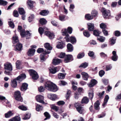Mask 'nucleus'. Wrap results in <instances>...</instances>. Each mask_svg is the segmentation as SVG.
Listing matches in <instances>:
<instances>
[{
	"label": "nucleus",
	"instance_id": "nucleus-32",
	"mask_svg": "<svg viewBox=\"0 0 121 121\" xmlns=\"http://www.w3.org/2000/svg\"><path fill=\"white\" fill-rule=\"evenodd\" d=\"M13 115V113L12 112L10 111H8L7 113L5 114V117L6 118H8L10 117Z\"/></svg>",
	"mask_w": 121,
	"mask_h": 121
},
{
	"label": "nucleus",
	"instance_id": "nucleus-19",
	"mask_svg": "<svg viewBox=\"0 0 121 121\" xmlns=\"http://www.w3.org/2000/svg\"><path fill=\"white\" fill-rule=\"evenodd\" d=\"M97 81L95 79H92L91 80V82L88 85V86L90 87H92L97 84Z\"/></svg>",
	"mask_w": 121,
	"mask_h": 121
},
{
	"label": "nucleus",
	"instance_id": "nucleus-59",
	"mask_svg": "<svg viewBox=\"0 0 121 121\" xmlns=\"http://www.w3.org/2000/svg\"><path fill=\"white\" fill-rule=\"evenodd\" d=\"M100 27L103 29H105L106 27V25L105 24L102 23L100 25Z\"/></svg>",
	"mask_w": 121,
	"mask_h": 121
},
{
	"label": "nucleus",
	"instance_id": "nucleus-3",
	"mask_svg": "<svg viewBox=\"0 0 121 121\" xmlns=\"http://www.w3.org/2000/svg\"><path fill=\"white\" fill-rule=\"evenodd\" d=\"M28 71L30 75L32 76L33 79L36 80L38 78V75L35 71L33 69H30Z\"/></svg>",
	"mask_w": 121,
	"mask_h": 121
},
{
	"label": "nucleus",
	"instance_id": "nucleus-58",
	"mask_svg": "<svg viewBox=\"0 0 121 121\" xmlns=\"http://www.w3.org/2000/svg\"><path fill=\"white\" fill-rule=\"evenodd\" d=\"M9 25V26L12 28H14V25L13 22L12 21H10L8 22Z\"/></svg>",
	"mask_w": 121,
	"mask_h": 121
},
{
	"label": "nucleus",
	"instance_id": "nucleus-33",
	"mask_svg": "<svg viewBox=\"0 0 121 121\" xmlns=\"http://www.w3.org/2000/svg\"><path fill=\"white\" fill-rule=\"evenodd\" d=\"M20 118L18 116H16L12 118L9 119V121H20Z\"/></svg>",
	"mask_w": 121,
	"mask_h": 121
},
{
	"label": "nucleus",
	"instance_id": "nucleus-4",
	"mask_svg": "<svg viewBox=\"0 0 121 121\" xmlns=\"http://www.w3.org/2000/svg\"><path fill=\"white\" fill-rule=\"evenodd\" d=\"M81 103H77L75 104L74 106L76 108L77 111L80 114H82L84 111L83 107H82L81 105Z\"/></svg>",
	"mask_w": 121,
	"mask_h": 121
},
{
	"label": "nucleus",
	"instance_id": "nucleus-56",
	"mask_svg": "<svg viewBox=\"0 0 121 121\" xmlns=\"http://www.w3.org/2000/svg\"><path fill=\"white\" fill-rule=\"evenodd\" d=\"M59 84L60 85H65L67 84V83L63 80H60L58 82Z\"/></svg>",
	"mask_w": 121,
	"mask_h": 121
},
{
	"label": "nucleus",
	"instance_id": "nucleus-15",
	"mask_svg": "<svg viewBox=\"0 0 121 121\" xmlns=\"http://www.w3.org/2000/svg\"><path fill=\"white\" fill-rule=\"evenodd\" d=\"M35 52V49L32 48L30 49L28 51V55L29 56H33Z\"/></svg>",
	"mask_w": 121,
	"mask_h": 121
},
{
	"label": "nucleus",
	"instance_id": "nucleus-39",
	"mask_svg": "<svg viewBox=\"0 0 121 121\" xmlns=\"http://www.w3.org/2000/svg\"><path fill=\"white\" fill-rule=\"evenodd\" d=\"M88 65V63L87 62H84L79 67V68H85Z\"/></svg>",
	"mask_w": 121,
	"mask_h": 121
},
{
	"label": "nucleus",
	"instance_id": "nucleus-23",
	"mask_svg": "<svg viewBox=\"0 0 121 121\" xmlns=\"http://www.w3.org/2000/svg\"><path fill=\"white\" fill-rule=\"evenodd\" d=\"M22 48V44L18 43H17L16 46V48L15 49V51H20L21 50Z\"/></svg>",
	"mask_w": 121,
	"mask_h": 121
},
{
	"label": "nucleus",
	"instance_id": "nucleus-11",
	"mask_svg": "<svg viewBox=\"0 0 121 121\" xmlns=\"http://www.w3.org/2000/svg\"><path fill=\"white\" fill-rule=\"evenodd\" d=\"M45 34L51 39H53L55 37V35L53 33L47 31H45Z\"/></svg>",
	"mask_w": 121,
	"mask_h": 121
},
{
	"label": "nucleus",
	"instance_id": "nucleus-13",
	"mask_svg": "<svg viewBox=\"0 0 121 121\" xmlns=\"http://www.w3.org/2000/svg\"><path fill=\"white\" fill-rule=\"evenodd\" d=\"M26 76L25 74L24 73L22 74L16 78L17 81H18L19 83H20L23 79L26 78Z\"/></svg>",
	"mask_w": 121,
	"mask_h": 121
},
{
	"label": "nucleus",
	"instance_id": "nucleus-9",
	"mask_svg": "<svg viewBox=\"0 0 121 121\" xmlns=\"http://www.w3.org/2000/svg\"><path fill=\"white\" fill-rule=\"evenodd\" d=\"M36 98L37 101L43 104H44V102L43 101L44 97L43 96L41 95H38L36 96Z\"/></svg>",
	"mask_w": 121,
	"mask_h": 121
},
{
	"label": "nucleus",
	"instance_id": "nucleus-37",
	"mask_svg": "<svg viewBox=\"0 0 121 121\" xmlns=\"http://www.w3.org/2000/svg\"><path fill=\"white\" fill-rule=\"evenodd\" d=\"M97 39L100 42H103L105 41V38L103 36H99L97 37Z\"/></svg>",
	"mask_w": 121,
	"mask_h": 121
},
{
	"label": "nucleus",
	"instance_id": "nucleus-40",
	"mask_svg": "<svg viewBox=\"0 0 121 121\" xmlns=\"http://www.w3.org/2000/svg\"><path fill=\"white\" fill-rule=\"evenodd\" d=\"M18 11L20 14V15H23L25 14V12L23 8H19Z\"/></svg>",
	"mask_w": 121,
	"mask_h": 121
},
{
	"label": "nucleus",
	"instance_id": "nucleus-62",
	"mask_svg": "<svg viewBox=\"0 0 121 121\" xmlns=\"http://www.w3.org/2000/svg\"><path fill=\"white\" fill-rule=\"evenodd\" d=\"M65 103V102L63 101H60L57 102V104L59 106L63 105Z\"/></svg>",
	"mask_w": 121,
	"mask_h": 121
},
{
	"label": "nucleus",
	"instance_id": "nucleus-22",
	"mask_svg": "<svg viewBox=\"0 0 121 121\" xmlns=\"http://www.w3.org/2000/svg\"><path fill=\"white\" fill-rule=\"evenodd\" d=\"M61 60L58 59H54L53 60L52 63L53 64L56 65L60 63L61 62Z\"/></svg>",
	"mask_w": 121,
	"mask_h": 121
},
{
	"label": "nucleus",
	"instance_id": "nucleus-10",
	"mask_svg": "<svg viewBox=\"0 0 121 121\" xmlns=\"http://www.w3.org/2000/svg\"><path fill=\"white\" fill-rule=\"evenodd\" d=\"M4 69H5L9 71H12V66L11 63H7L4 64Z\"/></svg>",
	"mask_w": 121,
	"mask_h": 121
},
{
	"label": "nucleus",
	"instance_id": "nucleus-64",
	"mask_svg": "<svg viewBox=\"0 0 121 121\" xmlns=\"http://www.w3.org/2000/svg\"><path fill=\"white\" fill-rule=\"evenodd\" d=\"M21 64V62L19 60H17L16 63V67L18 69H20L19 66Z\"/></svg>",
	"mask_w": 121,
	"mask_h": 121
},
{
	"label": "nucleus",
	"instance_id": "nucleus-42",
	"mask_svg": "<svg viewBox=\"0 0 121 121\" xmlns=\"http://www.w3.org/2000/svg\"><path fill=\"white\" fill-rule=\"evenodd\" d=\"M85 17L86 20H90L93 18V16L89 14H87L85 16Z\"/></svg>",
	"mask_w": 121,
	"mask_h": 121
},
{
	"label": "nucleus",
	"instance_id": "nucleus-17",
	"mask_svg": "<svg viewBox=\"0 0 121 121\" xmlns=\"http://www.w3.org/2000/svg\"><path fill=\"white\" fill-rule=\"evenodd\" d=\"M28 86L27 83H23L21 88V90L22 91H25L27 89Z\"/></svg>",
	"mask_w": 121,
	"mask_h": 121
},
{
	"label": "nucleus",
	"instance_id": "nucleus-27",
	"mask_svg": "<svg viewBox=\"0 0 121 121\" xmlns=\"http://www.w3.org/2000/svg\"><path fill=\"white\" fill-rule=\"evenodd\" d=\"M94 93L93 92V91L92 89L90 90L88 93V95L89 99L91 100H92L93 96Z\"/></svg>",
	"mask_w": 121,
	"mask_h": 121
},
{
	"label": "nucleus",
	"instance_id": "nucleus-6",
	"mask_svg": "<svg viewBox=\"0 0 121 121\" xmlns=\"http://www.w3.org/2000/svg\"><path fill=\"white\" fill-rule=\"evenodd\" d=\"M14 95L15 99L17 101L22 102L23 99L21 96V93L20 91H17L14 93Z\"/></svg>",
	"mask_w": 121,
	"mask_h": 121
},
{
	"label": "nucleus",
	"instance_id": "nucleus-43",
	"mask_svg": "<svg viewBox=\"0 0 121 121\" xmlns=\"http://www.w3.org/2000/svg\"><path fill=\"white\" fill-rule=\"evenodd\" d=\"M31 114L29 113L26 114L24 116V117L23 119L24 120H27L29 119L30 117Z\"/></svg>",
	"mask_w": 121,
	"mask_h": 121
},
{
	"label": "nucleus",
	"instance_id": "nucleus-5",
	"mask_svg": "<svg viewBox=\"0 0 121 121\" xmlns=\"http://www.w3.org/2000/svg\"><path fill=\"white\" fill-rule=\"evenodd\" d=\"M61 32L63 35L66 36L65 38L66 39V41L67 42H70V37L67 33V29H63L62 30Z\"/></svg>",
	"mask_w": 121,
	"mask_h": 121
},
{
	"label": "nucleus",
	"instance_id": "nucleus-63",
	"mask_svg": "<svg viewBox=\"0 0 121 121\" xmlns=\"http://www.w3.org/2000/svg\"><path fill=\"white\" fill-rule=\"evenodd\" d=\"M34 18V15L33 14H31L30 16L28 18V21L30 22H31L33 19Z\"/></svg>",
	"mask_w": 121,
	"mask_h": 121
},
{
	"label": "nucleus",
	"instance_id": "nucleus-14",
	"mask_svg": "<svg viewBox=\"0 0 121 121\" xmlns=\"http://www.w3.org/2000/svg\"><path fill=\"white\" fill-rule=\"evenodd\" d=\"M51 52L50 51H45L44 53L41 54L40 56V57L41 60V61H44L45 59L44 58L45 54H49Z\"/></svg>",
	"mask_w": 121,
	"mask_h": 121
},
{
	"label": "nucleus",
	"instance_id": "nucleus-55",
	"mask_svg": "<svg viewBox=\"0 0 121 121\" xmlns=\"http://www.w3.org/2000/svg\"><path fill=\"white\" fill-rule=\"evenodd\" d=\"M8 2L6 1L3 0H0V5L4 6L6 5H7Z\"/></svg>",
	"mask_w": 121,
	"mask_h": 121
},
{
	"label": "nucleus",
	"instance_id": "nucleus-50",
	"mask_svg": "<svg viewBox=\"0 0 121 121\" xmlns=\"http://www.w3.org/2000/svg\"><path fill=\"white\" fill-rule=\"evenodd\" d=\"M84 35L87 37H89L90 35L89 32L87 30H85L83 33Z\"/></svg>",
	"mask_w": 121,
	"mask_h": 121
},
{
	"label": "nucleus",
	"instance_id": "nucleus-21",
	"mask_svg": "<svg viewBox=\"0 0 121 121\" xmlns=\"http://www.w3.org/2000/svg\"><path fill=\"white\" fill-rule=\"evenodd\" d=\"M83 79L85 80H87L89 76L88 74L85 72H82L81 73Z\"/></svg>",
	"mask_w": 121,
	"mask_h": 121
},
{
	"label": "nucleus",
	"instance_id": "nucleus-26",
	"mask_svg": "<svg viewBox=\"0 0 121 121\" xmlns=\"http://www.w3.org/2000/svg\"><path fill=\"white\" fill-rule=\"evenodd\" d=\"M88 29L89 31H92L94 29V24L92 23H89L88 25Z\"/></svg>",
	"mask_w": 121,
	"mask_h": 121
},
{
	"label": "nucleus",
	"instance_id": "nucleus-45",
	"mask_svg": "<svg viewBox=\"0 0 121 121\" xmlns=\"http://www.w3.org/2000/svg\"><path fill=\"white\" fill-rule=\"evenodd\" d=\"M43 108L42 106L37 104L36 107V110L38 111H39L42 110Z\"/></svg>",
	"mask_w": 121,
	"mask_h": 121
},
{
	"label": "nucleus",
	"instance_id": "nucleus-12",
	"mask_svg": "<svg viewBox=\"0 0 121 121\" xmlns=\"http://www.w3.org/2000/svg\"><path fill=\"white\" fill-rule=\"evenodd\" d=\"M112 60L114 61H117L118 59V57L117 55L116 52L115 51H113L112 52Z\"/></svg>",
	"mask_w": 121,
	"mask_h": 121
},
{
	"label": "nucleus",
	"instance_id": "nucleus-7",
	"mask_svg": "<svg viewBox=\"0 0 121 121\" xmlns=\"http://www.w3.org/2000/svg\"><path fill=\"white\" fill-rule=\"evenodd\" d=\"M103 16L104 18L108 19L110 16V11L109 10H106L104 8H102Z\"/></svg>",
	"mask_w": 121,
	"mask_h": 121
},
{
	"label": "nucleus",
	"instance_id": "nucleus-34",
	"mask_svg": "<svg viewBox=\"0 0 121 121\" xmlns=\"http://www.w3.org/2000/svg\"><path fill=\"white\" fill-rule=\"evenodd\" d=\"M89 101V100L88 98L87 97H85L82 99L81 102L82 103H84L85 104H87Z\"/></svg>",
	"mask_w": 121,
	"mask_h": 121
},
{
	"label": "nucleus",
	"instance_id": "nucleus-54",
	"mask_svg": "<svg viewBox=\"0 0 121 121\" xmlns=\"http://www.w3.org/2000/svg\"><path fill=\"white\" fill-rule=\"evenodd\" d=\"M75 8L74 5L73 4H71L70 5L69 7V10L72 12L73 11V9Z\"/></svg>",
	"mask_w": 121,
	"mask_h": 121
},
{
	"label": "nucleus",
	"instance_id": "nucleus-47",
	"mask_svg": "<svg viewBox=\"0 0 121 121\" xmlns=\"http://www.w3.org/2000/svg\"><path fill=\"white\" fill-rule=\"evenodd\" d=\"M48 13V12L45 10H43L40 12V14L43 16H46L47 15Z\"/></svg>",
	"mask_w": 121,
	"mask_h": 121
},
{
	"label": "nucleus",
	"instance_id": "nucleus-25",
	"mask_svg": "<svg viewBox=\"0 0 121 121\" xmlns=\"http://www.w3.org/2000/svg\"><path fill=\"white\" fill-rule=\"evenodd\" d=\"M57 69L56 67H50L49 68V70L51 73L54 74L56 73L57 71Z\"/></svg>",
	"mask_w": 121,
	"mask_h": 121
},
{
	"label": "nucleus",
	"instance_id": "nucleus-29",
	"mask_svg": "<svg viewBox=\"0 0 121 121\" xmlns=\"http://www.w3.org/2000/svg\"><path fill=\"white\" fill-rule=\"evenodd\" d=\"M116 38L115 37H112L110 39V44L113 45L116 43Z\"/></svg>",
	"mask_w": 121,
	"mask_h": 121
},
{
	"label": "nucleus",
	"instance_id": "nucleus-52",
	"mask_svg": "<svg viewBox=\"0 0 121 121\" xmlns=\"http://www.w3.org/2000/svg\"><path fill=\"white\" fill-rule=\"evenodd\" d=\"M85 56L84 53L83 52H81L79 53L77 56V58L78 59H80L82 58Z\"/></svg>",
	"mask_w": 121,
	"mask_h": 121
},
{
	"label": "nucleus",
	"instance_id": "nucleus-44",
	"mask_svg": "<svg viewBox=\"0 0 121 121\" xmlns=\"http://www.w3.org/2000/svg\"><path fill=\"white\" fill-rule=\"evenodd\" d=\"M45 116L46 117L44 119V120H46L47 119H49L50 117V116L49 113L47 112H46L44 113Z\"/></svg>",
	"mask_w": 121,
	"mask_h": 121
},
{
	"label": "nucleus",
	"instance_id": "nucleus-16",
	"mask_svg": "<svg viewBox=\"0 0 121 121\" xmlns=\"http://www.w3.org/2000/svg\"><path fill=\"white\" fill-rule=\"evenodd\" d=\"M48 96L50 99L53 100H55L57 99V95L56 94H48Z\"/></svg>",
	"mask_w": 121,
	"mask_h": 121
},
{
	"label": "nucleus",
	"instance_id": "nucleus-61",
	"mask_svg": "<svg viewBox=\"0 0 121 121\" xmlns=\"http://www.w3.org/2000/svg\"><path fill=\"white\" fill-rule=\"evenodd\" d=\"M18 108L22 110H26L27 109L26 107L23 105L19 106L18 107Z\"/></svg>",
	"mask_w": 121,
	"mask_h": 121
},
{
	"label": "nucleus",
	"instance_id": "nucleus-57",
	"mask_svg": "<svg viewBox=\"0 0 121 121\" xmlns=\"http://www.w3.org/2000/svg\"><path fill=\"white\" fill-rule=\"evenodd\" d=\"M114 33L115 36L117 37H118L120 36L121 35L120 32L118 30L114 32Z\"/></svg>",
	"mask_w": 121,
	"mask_h": 121
},
{
	"label": "nucleus",
	"instance_id": "nucleus-1",
	"mask_svg": "<svg viewBox=\"0 0 121 121\" xmlns=\"http://www.w3.org/2000/svg\"><path fill=\"white\" fill-rule=\"evenodd\" d=\"M45 85V87L47 89L51 91L56 92L58 89L57 86L50 81L46 82Z\"/></svg>",
	"mask_w": 121,
	"mask_h": 121
},
{
	"label": "nucleus",
	"instance_id": "nucleus-24",
	"mask_svg": "<svg viewBox=\"0 0 121 121\" xmlns=\"http://www.w3.org/2000/svg\"><path fill=\"white\" fill-rule=\"evenodd\" d=\"M65 46V44L63 43L62 41L59 42L57 45L56 46L57 48L59 49H62Z\"/></svg>",
	"mask_w": 121,
	"mask_h": 121
},
{
	"label": "nucleus",
	"instance_id": "nucleus-46",
	"mask_svg": "<svg viewBox=\"0 0 121 121\" xmlns=\"http://www.w3.org/2000/svg\"><path fill=\"white\" fill-rule=\"evenodd\" d=\"M76 39L75 37L72 36L70 37V42L72 44L75 43L76 42Z\"/></svg>",
	"mask_w": 121,
	"mask_h": 121
},
{
	"label": "nucleus",
	"instance_id": "nucleus-30",
	"mask_svg": "<svg viewBox=\"0 0 121 121\" xmlns=\"http://www.w3.org/2000/svg\"><path fill=\"white\" fill-rule=\"evenodd\" d=\"M48 28H47L44 27V28L42 27H40L38 29V31L39 33L41 35H42L44 31H45V30H47Z\"/></svg>",
	"mask_w": 121,
	"mask_h": 121
},
{
	"label": "nucleus",
	"instance_id": "nucleus-48",
	"mask_svg": "<svg viewBox=\"0 0 121 121\" xmlns=\"http://www.w3.org/2000/svg\"><path fill=\"white\" fill-rule=\"evenodd\" d=\"M91 14L93 17H95L97 16L98 14V12L96 10H94L92 11Z\"/></svg>",
	"mask_w": 121,
	"mask_h": 121
},
{
	"label": "nucleus",
	"instance_id": "nucleus-41",
	"mask_svg": "<svg viewBox=\"0 0 121 121\" xmlns=\"http://www.w3.org/2000/svg\"><path fill=\"white\" fill-rule=\"evenodd\" d=\"M50 107L52 109L56 111H57L58 110L59 107L56 106L54 104L50 105Z\"/></svg>",
	"mask_w": 121,
	"mask_h": 121
},
{
	"label": "nucleus",
	"instance_id": "nucleus-2",
	"mask_svg": "<svg viewBox=\"0 0 121 121\" xmlns=\"http://www.w3.org/2000/svg\"><path fill=\"white\" fill-rule=\"evenodd\" d=\"M22 29V27L21 26H18V31H20V33L21 36L22 37H25L27 38L26 39L29 38V37H28L31 35V34L29 31H27L25 32L24 29L21 30Z\"/></svg>",
	"mask_w": 121,
	"mask_h": 121
},
{
	"label": "nucleus",
	"instance_id": "nucleus-8",
	"mask_svg": "<svg viewBox=\"0 0 121 121\" xmlns=\"http://www.w3.org/2000/svg\"><path fill=\"white\" fill-rule=\"evenodd\" d=\"M73 60V56L71 55H67L65 56L64 62L66 63L70 62Z\"/></svg>",
	"mask_w": 121,
	"mask_h": 121
},
{
	"label": "nucleus",
	"instance_id": "nucleus-53",
	"mask_svg": "<svg viewBox=\"0 0 121 121\" xmlns=\"http://www.w3.org/2000/svg\"><path fill=\"white\" fill-rule=\"evenodd\" d=\"M65 16L64 15H60L59 16V20L61 21H63L65 20Z\"/></svg>",
	"mask_w": 121,
	"mask_h": 121
},
{
	"label": "nucleus",
	"instance_id": "nucleus-51",
	"mask_svg": "<svg viewBox=\"0 0 121 121\" xmlns=\"http://www.w3.org/2000/svg\"><path fill=\"white\" fill-rule=\"evenodd\" d=\"M27 4L30 8H32L33 6V1L30 0H28L27 2Z\"/></svg>",
	"mask_w": 121,
	"mask_h": 121
},
{
	"label": "nucleus",
	"instance_id": "nucleus-36",
	"mask_svg": "<svg viewBox=\"0 0 121 121\" xmlns=\"http://www.w3.org/2000/svg\"><path fill=\"white\" fill-rule=\"evenodd\" d=\"M109 97L108 95H106L105 98L104 99V102L102 104V106L104 107V106L108 102V100L109 99Z\"/></svg>",
	"mask_w": 121,
	"mask_h": 121
},
{
	"label": "nucleus",
	"instance_id": "nucleus-38",
	"mask_svg": "<svg viewBox=\"0 0 121 121\" xmlns=\"http://www.w3.org/2000/svg\"><path fill=\"white\" fill-rule=\"evenodd\" d=\"M66 75V73H59L58 74V78L59 79H63L65 78Z\"/></svg>",
	"mask_w": 121,
	"mask_h": 121
},
{
	"label": "nucleus",
	"instance_id": "nucleus-60",
	"mask_svg": "<svg viewBox=\"0 0 121 121\" xmlns=\"http://www.w3.org/2000/svg\"><path fill=\"white\" fill-rule=\"evenodd\" d=\"M99 32L98 30H95L93 31V34L96 36H99Z\"/></svg>",
	"mask_w": 121,
	"mask_h": 121
},
{
	"label": "nucleus",
	"instance_id": "nucleus-28",
	"mask_svg": "<svg viewBox=\"0 0 121 121\" xmlns=\"http://www.w3.org/2000/svg\"><path fill=\"white\" fill-rule=\"evenodd\" d=\"M45 48L48 50H51L52 49V47L50 46V44L49 43H46L44 45Z\"/></svg>",
	"mask_w": 121,
	"mask_h": 121
},
{
	"label": "nucleus",
	"instance_id": "nucleus-31",
	"mask_svg": "<svg viewBox=\"0 0 121 121\" xmlns=\"http://www.w3.org/2000/svg\"><path fill=\"white\" fill-rule=\"evenodd\" d=\"M67 47L68 50V51L72 52L73 51V46L71 44H68L67 45Z\"/></svg>",
	"mask_w": 121,
	"mask_h": 121
},
{
	"label": "nucleus",
	"instance_id": "nucleus-35",
	"mask_svg": "<svg viewBox=\"0 0 121 121\" xmlns=\"http://www.w3.org/2000/svg\"><path fill=\"white\" fill-rule=\"evenodd\" d=\"M12 39V42L13 44H15L19 41L18 37L16 36H13Z\"/></svg>",
	"mask_w": 121,
	"mask_h": 121
},
{
	"label": "nucleus",
	"instance_id": "nucleus-18",
	"mask_svg": "<svg viewBox=\"0 0 121 121\" xmlns=\"http://www.w3.org/2000/svg\"><path fill=\"white\" fill-rule=\"evenodd\" d=\"M17 78L14 79L11 83V86L13 88H16L17 86Z\"/></svg>",
	"mask_w": 121,
	"mask_h": 121
},
{
	"label": "nucleus",
	"instance_id": "nucleus-49",
	"mask_svg": "<svg viewBox=\"0 0 121 121\" xmlns=\"http://www.w3.org/2000/svg\"><path fill=\"white\" fill-rule=\"evenodd\" d=\"M39 22L42 25L45 24L47 22L46 20L43 18L39 20Z\"/></svg>",
	"mask_w": 121,
	"mask_h": 121
},
{
	"label": "nucleus",
	"instance_id": "nucleus-20",
	"mask_svg": "<svg viewBox=\"0 0 121 121\" xmlns=\"http://www.w3.org/2000/svg\"><path fill=\"white\" fill-rule=\"evenodd\" d=\"M100 104V103L98 100L95 103L94 106V108L95 110H98L100 109L99 107Z\"/></svg>",
	"mask_w": 121,
	"mask_h": 121
}]
</instances>
